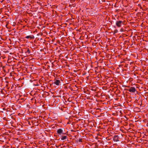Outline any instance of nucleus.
<instances>
[{
    "mask_svg": "<svg viewBox=\"0 0 148 148\" xmlns=\"http://www.w3.org/2000/svg\"><path fill=\"white\" fill-rule=\"evenodd\" d=\"M67 138V136H62L61 137V140H64L66 139Z\"/></svg>",
    "mask_w": 148,
    "mask_h": 148,
    "instance_id": "nucleus-7",
    "label": "nucleus"
},
{
    "mask_svg": "<svg viewBox=\"0 0 148 148\" xmlns=\"http://www.w3.org/2000/svg\"><path fill=\"white\" fill-rule=\"evenodd\" d=\"M123 22L122 21H117L116 23V25L119 27H121L122 26Z\"/></svg>",
    "mask_w": 148,
    "mask_h": 148,
    "instance_id": "nucleus-2",
    "label": "nucleus"
},
{
    "mask_svg": "<svg viewBox=\"0 0 148 148\" xmlns=\"http://www.w3.org/2000/svg\"><path fill=\"white\" fill-rule=\"evenodd\" d=\"M136 90L135 88L132 87L130 88L128 90L130 92H135Z\"/></svg>",
    "mask_w": 148,
    "mask_h": 148,
    "instance_id": "nucleus-3",
    "label": "nucleus"
},
{
    "mask_svg": "<svg viewBox=\"0 0 148 148\" xmlns=\"http://www.w3.org/2000/svg\"><path fill=\"white\" fill-rule=\"evenodd\" d=\"M25 38L27 39L29 38L30 39H33L34 38V37L33 35H32L30 36H27L25 37Z\"/></svg>",
    "mask_w": 148,
    "mask_h": 148,
    "instance_id": "nucleus-5",
    "label": "nucleus"
},
{
    "mask_svg": "<svg viewBox=\"0 0 148 148\" xmlns=\"http://www.w3.org/2000/svg\"><path fill=\"white\" fill-rule=\"evenodd\" d=\"M60 81L59 80L57 79L54 82V84L57 85H59L60 83Z\"/></svg>",
    "mask_w": 148,
    "mask_h": 148,
    "instance_id": "nucleus-6",
    "label": "nucleus"
},
{
    "mask_svg": "<svg viewBox=\"0 0 148 148\" xmlns=\"http://www.w3.org/2000/svg\"><path fill=\"white\" fill-rule=\"evenodd\" d=\"M64 131V130L61 129H59L57 130V132L58 134L60 135L61 134H66V133Z\"/></svg>",
    "mask_w": 148,
    "mask_h": 148,
    "instance_id": "nucleus-1",
    "label": "nucleus"
},
{
    "mask_svg": "<svg viewBox=\"0 0 148 148\" xmlns=\"http://www.w3.org/2000/svg\"><path fill=\"white\" fill-rule=\"evenodd\" d=\"M113 140L114 142H118L119 141V137L118 136H114Z\"/></svg>",
    "mask_w": 148,
    "mask_h": 148,
    "instance_id": "nucleus-4",
    "label": "nucleus"
},
{
    "mask_svg": "<svg viewBox=\"0 0 148 148\" xmlns=\"http://www.w3.org/2000/svg\"><path fill=\"white\" fill-rule=\"evenodd\" d=\"M79 142H82V139H79Z\"/></svg>",
    "mask_w": 148,
    "mask_h": 148,
    "instance_id": "nucleus-9",
    "label": "nucleus"
},
{
    "mask_svg": "<svg viewBox=\"0 0 148 148\" xmlns=\"http://www.w3.org/2000/svg\"><path fill=\"white\" fill-rule=\"evenodd\" d=\"M25 53H27L28 54L30 53V51L29 49H27V51L25 52Z\"/></svg>",
    "mask_w": 148,
    "mask_h": 148,
    "instance_id": "nucleus-8",
    "label": "nucleus"
}]
</instances>
